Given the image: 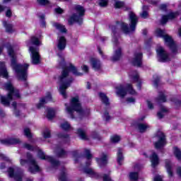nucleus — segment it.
Returning <instances> with one entry per match:
<instances>
[{"label": "nucleus", "instance_id": "obj_1", "mask_svg": "<svg viewBox=\"0 0 181 181\" xmlns=\"http://www.w3.org/2000/svg\"><path fill=\"white\" fill-rule=\"evenodd\" d=\"M59 64L62 69L61 76H59V81L61 83L59 91L61 95H62L63 98L66 100V98H67V93L66 90L70 87L71 83L74 81V79L71 77L67 79V77H69V75L70 74V71L76 77L83 76L84 74L78 72L77 67H76V66L71 63H70L69 66H67L66 65V60H64V59H62L59 62Z\"/></svg>", "mask_w": 181, "mask_h": 181}, {"label": "nucleus", "instance_id": "obj_2", "mask_svg": "<svg viewBox=\"0 0 181 181\" xmlns=\"http://www.w3.org/2000/svg\"><path fill=\"white\" fill-rule=\"evenodd\" d=\"M23 148L27 149L28 151H31L33 152L34 151H37V156L40 159L42 160H47L49 162L53 168H57V166H60V161L54 159L52 156H46L45 152L42 151V149L39 148L37 146H32L30 144L25 143L23 144Z\"/></svg>", "mask_w": 181, "mask_h": 181}, {"label": "nucleus", "instance_id": "obj_3", "mask_svg": "<svg viewBox=\"0 0 181 181\" xmlns=\"http://www.w3.org/2000/svg\"><path fill=\"white\" fill-rule=\"evenodd\" d=\"M11 67L16 73L18 78L21 81H25L28 80V70L29 69V64H18L16 56L11 57Z\"/></svg>", "mask_w": 181, "mask_h": 181}, {"label": "nucleus", "instance_id": "obj_4", "mask_svg": "<svg viewBox=\"0 0 181 181\" xmlns=\"http://www.w3.org/2000/svg\"><path fill=\"white\" fill-rule=\"evenodd\" d=\"M129 27H128V24L121 22L116 21V25H119L121 26V29L124 33L128 35V33L131 32H135L136 30V25H138L139 18L136 14L134 13V11H130L129 13Z\"/></svg>", "mask_w": 181, "mask_h": 181}, {"label": "nucleus", "instance_id": "obj_5", "mask_svg": "<svg viewBox=\"0 0 181 181\" xmlns=\"http://www.w3.org/2000/svg\"><path fill=\"white\" fill-rule=\"evenodd\" d=\"M66 110L70 115L72 119H74V118H76V117L74 116V111H76V112H79V114H81L82 115H86V114H87V115H90V110H86V111L83 110L78 96H75L71 98V105L66 107Z\"/></svg>", "mask_w": 181, "mask_h": 181}, {"label": "nucleus", "instance_id": "obj_6", "mask_svg": "<svg viewBox=\"0 0 181 181\" xmlns=\"http://www.w3.org/2000/svg\"><path fill=\"white\" fill-rule=\"evenodd\" d=\"M74 9L78 13V15L74 13L68 19V24L71 26L74 23H78V25H83V17L86 15V8L80 4L75 6Z\"/></svg>", "mask_w": 181, "mask_h": 181}, {"label": "nucleus", "instance_id": "obj_7", "mask_svg": "<svg viewBox=\"0 0 181 181\" xmlns=\"http://www.w3.org/2000/svg\"><path fill=\"white\" fill-rule=\"evenodd\" d=\"M27 159H21L20 163L21 166H25V165H29L28 172L32 175H35V173H37L40 172V167L37 165V161L35 158H33V156L30 152H27L26 153Z\"/></svg>", "mask_w": 181, "mask_h": 181}, {"label": "nucleus", "instance_id": "obj_8", "mask_svg": "<svg viewBox=\"0 0 181 181\" xmlns=\"http://www.w3.org/2000/svg\"><path fill=\"white\" fill-rule=\"evenodd\" d=\"M156 33L158 37H163V39H164L172 53H177V46H176L175 40H173V38L169 35L165 34V30L158 28L156 30Z\"/></svg>", "mask_w": 181, "mask_h": 181}, {"label": "nucleus", "instance_id": "obj_9", "mask_svg": "<svg viewBox=\"0 0 181 181\" xmlns=\"http://www.w3.org/2000/svg\"><path fill=\"white\" fill-rule=\"evenodd\" d=\"M84 172L87 175L91 176V177H95V179L97 180L103 179V181H114L112 178H111V176H110V175L103 174V175H102L101 173L95 172L93 168H84Z\"/></svg>", "mask_w": 181, "mask_h": 181}, {"label": "nucleus", "instance_id": "obj_10", "mask_svg": "<svg viewBox=\"0 0 181 181\" xmlns=\"http://www.w3.org/2000/svg\"><path fill=\"white\" fill-rule=\"evenodd\" d=\"M156 54L158 62L160 63H166V62H170L169 53H168V52H166L163 47H158L157 48Z\"/></svg>", "mask_w": 181, "mask_h": 181}, {"label": "nucleus", "instance_id": "obj_11", "mask_svg": "<svg viewBox=\"0 0 181 181\" xmlns=\"http://www.w3.org/2000/svg\"><path fill=\"white\" fill-rule=\"evenodd\" d=\"M127 91L131 94V95H135V94H136V91L134 90V87L131 83H128L126 86V88L122 86H120L117 88V94L122 98H124V97L127 95Z\"/></svg>", "mask_w": 181, "mask_h": 181}, {"label": "nucleus", "instance_id": "obj_12", "mask_svg": "<svg viewBox=\"0 0 181 181\" xmlns=\"http://www.w3.org/2000/svg\"><path fill=\"white\" fill-rule=\"evenodd\" d=\"M30 52H31L32 64H34V65L40 64V54H39V50L35 47H30Z\"/></svg>", "mask_w": 181, "mask_h": 181}, {"label": "nucleus", "instance_id": "obj_13", "mask_svg": "<svg viewBox=\"0 0 181 181\" xmlns=\"http://www.w3.org/2000/svg\"><path fill=\"white\" fill-rule=\"evenodd\" d=\"M158 141L155 143L156 149H162L166 145V135L165 133L160 132L157 134Z\"/></svg>", "mask_w": 181, "mask_h": 181}, {"label": "nucleus", "instance_id": "obj_14", "mask_svg": "<svg viewBox=\"0 0 181 181\" xmlns=\"http://www.w3.org/2000/svg\"><path fill=\"white\" fill-rule=\"evenodd\" d=\"M5 88L8 91V97L11 98V95H13L16 97V98H21V93H19V90L15 89L13 85L11 82L5 84Z\"/></svg>", "mask_w": 181, "mask_h": 181}, {"label": "nucleus", "instance_id": "obj_15", "mask_svg": "<svg viewBox=\"0 0 181 181\" xmlns=\"http://www.w3.org/2000/svg\"><path fill=\"white\" fill-rule=\"evenodd\" d=\"M9 177L13 178L15 181H23V174L21 172L15 173V169L9 167L7 170Z\"/></svg>", "mask_w": 181, "mask_h": 181}, {"label": "nucleus", "instance_id": "obj_16", "mask_svg": "<svg viewBox=\"0 0 181 181\" xmlns=\"http://www.w3.org/2000/svg\"><path fill=\"white\" fill-rule=\"evenodd\" d=\"M134 57L132 60V64L134 67H142V59L144 54L142 52H136L134 54Z\"/></svg>", "mask_w": 181, "mask_h": 181}, {"label": "nucleus", "instance_id": "obj_17", "mask_svg": "<svg viewBox=\"0 0 181 181\" xmlns=\"http://www.w3.org/2000/svg\"><path fill=\"white\" fill-rule=\"evenodd\" d=\"M95 160L100 168H105L108 165V156L103 153L101 158H96Z\"/></svg>", "mask_w": 181, "mask_h": 181}, {"label": "nucleus", "instance_id": "obj_18", "mask_svg": "<svg viewBox=\"0 0 181 181\" xmlns=\"http://www.w3.org/2000/svg\"><path fill=\"white\" fill-rule=\"evenodd\" d=\"M0 142L3 145H7V146L18 145V144H21V140H19L18 139L10 138V139H1Z\"/></svg>", "mask_w": 181, "mask_h": 181}, {"label": "nucleus", "instance_id": "obj_19", "mask_svg": "<svg viewBox=\"0 0 181 181\" xmlns=\"http://www.w3.org/2000/svg\"><path fill=\"white\" fill-rule=\"evenodd\" d=\"M66 46H67V40L66 39V37L64 36L59 37L58 40L57 49L60 52H63V50L66 49Z\"/></svg>", "mask_w": 181, "mask_h": 181}, {"label": "nucleus", "instance_id": "obj_20", "mask_svg": "<svg viewBox=\"0 0 181 181\" xmlns=\"http://www.w3.org/2000/svg\"><path fill=\"white\" fill-rule=\"evenodd\" d=\"M13 95H11L9 98V94H7L6 96L1 95L0 98L1 103L4 105V107H10L11 101L13 100Z\"/></svg>", "mask_w": 181, "mask_h": 181}, {"label": "nucleus", "instance_id": "obj_21", "mask_svg": "<svg viewBox=\"0 0 181 181\" xmlns=\"http://www.w3.org/2000/svg\"><path fill=\"white\" fill-rule=\"evenodd\" d=\"M90 62L92 69H93L95 71H100V70H101V61H100V59L90 58Z\"/></svg>", "mask_w": 181, "mask_h": 181}, {"label": "nucleus", "instance_id": "obj_22", "mask_svg": "<svg viewBox=\"0 0 181 181\" xmlns=\"http://www.w3.org/2000/svg\"><path fill=\"white\" fill-rule=\"evenodd\" d=\"M98 95L102 104L105 105V107H110V105H111V103L110 102V98H108V96H107L105 93L100 92L98 93Z\"/></svg>", "mask_w": 181, "mask_h": 181}, {"label": "nucleus", "instance_id": "obj_23", "mask_svg": "<svg viewBox=\"0 0 181 181\" xmlns=\"http://www.w3.org/2000/svg\"><path fill=\"white\" fill-rule=\"evenodd\" d=\"M121 57H122V49L119 47L115 51L113 56L110 58L112 62H119L121 60Z\"/></svg>", "mask_w": 181, "mask_h": 181}, {"label": "nucleus", "instance_id": "obj_24", "mask_svg": "<svg viewBox=\"0 0 181 181\" xmlns=\"http://www.w3.org/2000/svg\"><path fill=\"white\" fill-rule=\"evenodd\" d=\"M165 168L167 170V173H168L169 177H173V170L172 168V161L169 159H166L165 160Z\"/></svg>", "mask_w": 181, "mask_h": 181}, {"label": "nucleus", "instance_id": "obj_25", "mask_svg": "<svg viewBox=\"0 0 181 181\" xmlns=\"http://www.w3.org/2000/svg\"><path fill=\"white\" fill-rule=\"evenodd\" d=\"M150 160L151 162V166L155 169L158 165H159V156L156 153H153L150 157Z\"/></svg>", "mask_w": 181, "mask_h": 181}, {"label": "nucleus", "instance_id": "obj_26", "mask_svg": "<svg viewBox=\"0 0 181 181\" xmlns=\"http://www.w3.org/2000/svg\"><path fill=\"white\" fill-rule=\"evenodd\" d=\"M1 76H2L4 78H8L9 77L8 70H6V67L5 66V64L2 62L0 63V77Z\"/></svg>", "mask_w": 181, "mask_h": 181}, {"label": "nucleus", "instance_id": "obj_27", "mask_svg": "<svg viewBox=\"0 0 181 181\" xmlns=\"http://www.w3.org/2000/svg\"><path fill=\"white\" fill-rule=\"evenodd\" d=\"M149 11V6L144 5L142 6V12L140 14L141 18L143 19H148L149 17V13L148 12Z\"/></svg>", "mask_w": 181, "mask_h": 181}, {"label": "nucleus", "instance_id": "obj_28", "mask_svg": "<svg viewBox=\"0 0 181 181\" xmlns=\"http://www.w3.org/2000/svg\"><path fill=\"white\" fill-rule=\"evenodd\" d=\"M3 25L7 33H13V32H15V30H13V25L11 23H8V21H4Z\"/></svg>", "mask_w": 181, "mask_h": 181}, {"label": "nucleus", "instance_id": "obj_29", "mask_svg": "<svg viewBox=\"0 0 181 181\" xmlns=\"http://www.w3.org/2000/svg\"><path fill=\"white\" fill-rule=\"evenodd\" d=\"M77 134L78 135L79 138H81V139H82L83 141H88V137L87 136L86 132H84L83 129L81 128L78 129Z\"/></svg>", "mask_w": 181, "mask_h": 181}, {"label": "nucleus", "instance_id": "obj_30", "mask_svg": "<svg viewBox=\"0 0 181 181\" xmlns=\"http://www.w3.org/2000/svg\"><path fill=\"white\" fill-rule=\"evenodd\" d=\"M137 128L141 134H144V132H146V130L149 128V125L144 123H139L137 124Z\"/></svg>", "mask_w": 181, "mask_h": 181}, {"label": "nucleus", "instance_id": "obj_31", "mask_svg": "<svg viewBox=\"0 0 181 181\" xmlns=\"http://www.w3.org/2000/svg\"><path fill=\"white\" fill-rule=\"evenodd\" d=\"M122 160H124V154H122V150L118 149L117 162L119 166L122 165Z\"/></svg>", "mask_w": 181, "mask_h": 181}, {"label": "nucleus", "instance_id": "obj_32", "mask_svg": "<svg viewBox=\"0 0 181 181\" xmlns=\"http://www.w3.org/2000/svg\"><path fill=\"white\" fill-rule=\"evenodd\" d=\"M54 28L57 29V30H59L61 33H67V29H66V27L59 23H55L54 24Z\"/></svg>", "mask_w": 181, "mask_h": 181}, {"label": "nucleus", "instance_id": "obj_33", "mask_svg": "<svg viewBox=\"0 0 181 181\" xmlns=\"http://www.w3.org/2000/svg\"><path fill=\"white\" fill-rule=\"evenodd\" d=\"M156 101L157 103H166V95H165V93L163 92H159L158 96L156 98Z\"/></svg>", "mask_w": 181, "mask_h": 181}, {"label": "nucleus", "instance_id": "obj_34", "mask_svg": "<svg viewBox=\"0 0 181 181\" xmlns=\"http://www.w3.org/2000/svg\"><path fill=\"white\" fill-rule=\"evenodd\" d=\"M173 154L177 160H181V151L177 146H174L173 148Z\"/></svg>", "mask_w": 181, "mask_h": 181}, {"label": "nucleus", "instance_id": "obj_35", "mask_svg": "<svg viewBox=\"0 0 181 181\" xmlns=\"http://www.w3.org/2000/svg\"><path fill=\"white\" fill-rule=\"evenodd\" d=\"M56 115V112L53 109H48L47 112V118L49 119H53Z\"/></svg>", "mask_w": 181, "mask_h": 181}, {"label": "nucleus", "instance_id": "obj_36", "mask_svg": "<svg viewBox=\"0 0 181 181\" xmlns=\"http://www.w3.org/2000/svg\"><path fill=\"white\" fill-rule=\"evenodd\" d=\"M45 104H47L46 98H42L40 100V102L37 104L36 107L38 110H40V108H43V107H45Z\"/></svg>", "mask_w": 181, "mask_h": 181}, {"label": "nucleus", "instance_id": "obj_37", "mask_svg": "<svg viewBox=\"0 0 181 181\" xmlns=\"http://www.w3.org/2000/svg\"><path fill=\"white\" fill-rule=\"evenodd\" d=\"M119 141H121V136L117 134H115L110 137V142H112V144H118Z\"/></svg>", "mask_w": 181, "mask_h": 181}, {"label": "nucleus", "instance_id": "obj_38", "mask_svg": "<svg viewBox=\"0 0 181 181\" xmlns=\"http://www.w3.org/2000/svg\"><path fill=\"white\" fill-rule=\"evenodd\" d=\"M115 8L116 9H121V8H125V2L121 1H117L115 3Z\"/></svg>", "mask_w": 181, "mask_h": 181}, {"label": "nucleus", "instance_id": "obj_39", "mask_svg": "<svg viewBox=\"0 0 181 181\" xmlns=\"http://www.w3.org/2000/svg\"><path fill=\"white\" fill-rule=\"evenodd\" d=\"M24 135L28 138V139H32V138H33V135L32 134V132H30V129L29 128L24 129Z\"/></svg>", "mask_w": 181, "mask_h": 181}, {"label": "nucleus", "instance_id": "obj_40", "mask_svg": "<svg viewBox=\"0 0 181 181\" xmlns=\"http://www.w3.org/2000/svg\"><path fill=\"white\" fill-rule=\"evenodd\" d=\"M129 177L131 180L136 181L139 179V174L136 172L130 173Z\"/></svg>", "mask_w": 181, "mask_h": 181}, {"label": "nucleus", "instance_id": "obj_41", "mask_svg": "<svg viewBox=\"0 0 181 181\" xmlns=\"http://www.w3.org/2000/svg\"><path fill=\"white\" fill-rule=\"evenodd\" d=\"M31 43L35 46H39L40 45V40H39L38 37L35 36H33L31 37Z\"/></svg>", "mask_w": 181, "mask_h": 181}, {"label": "nucleus", "instance_id": "obj_42", "mask_svg": "<svg viewBox=\"0 0 181 181\" xmlns=\"http://www.w3.org/2000/svg\"><path fill=\"white\" fill-rule=\"evenodd\" d=\"M98 5L101 8H107L108 6V0H98Z\"/></svg>", "mask_w": 181, "mask_h": 181}, {"label": "nucleus", "instance_id": "obj_43", "mask_svg": "<svg viewBox=\"0 0 181 181\" xmlns=\"http://www.w3.org/2000/svg\"><path fill=\"white\" fill-rule=\"evenodd\" d=\"M91 136L93 139H98V141H101V136L98 132L95 131L92 132Z\"/></svg>", "mask_w": 181, "mask_h": 181}, {"label": "nucleus", "instance_id": "obj_44", "mask_svg": "<svg viewBox=\"0 0 181 181\" xmlns=\"http://www.w3.org/2000/svg\"><path fill=\"white\" fill-rule=\"evenodd\" d=\"M61 128L64 130V131H69V129H70V128H71V126L70 125V124H69V122H64L62 123L61 124Z\"/></svg>", "mask_w": 181, "mask_h": 181}, {"label": "nucleus", "instance_id": "obj_45", "mask_svg": "<svg viewBox=\"0 0 181 181\" xmlns=\"http://www.w3.org/2000/svg\"><path fill=\"white\" fill-rule=\"evenodd\" d=\"M57 136H58L59 139H69L70 138L69 134L64 133H58Z\"/></svg>", "mask_w": 181, "mask_h": 181}, {"label": "nucleus", "instance_id": "obj_46", "mask_svg": "<svg viewBox=\"0 0 181 181\" xmlns=\"http://www.w3.org/2000/svg\"><path fill=\"white\" fill-rule=\"evenodd\" d=\"M58 158H63V156H66L67 155V152L63 148H61L57 153Z\"/></svg>", "mask_w": 181, "mask_h": 181}, {"label": "nucleus", "instance_id": "obj_47", "mask_svg": "<svg viewBox=\"0 0 181 181\" xmlns=\"http://www.w3.org/2000/svg\"><path fill=\"white\" fill-rule=\"evenodd\" d=\"M37 2L41 6H46V5H49V4H50L49 0H37Z\"/></svg>", "mask_w": 181, "mask_h": 181}, {"label": "nucleus", "instance_id": "obj_48", "mask_svg": "<svg viewBox=\"0 0 181 181\" xmlns=\"http://www.w3.org/2000/svg\"><path fill=\"white\" fill-rule=\"evenodd\" d=\"M179 15L178 12H171L168 14H167V16L168 18V20H172V19H175V18H176V16H177Z\"/></svg>", "mask_w": 181, "mask_h": 181}, {"label": "nucleus", "instance_id": "obj_49", "mask_svg": "<svg viewBox=\"0 0 181 181\" xmlns=\"http://www.w3.org/2000/svg\"><path fill=\"white\" fill-rule=\"evenodd\" d=\"M168 21H169V18L168 17V15H163L160 22L161 25H166Z\"/></svg>", "mask_w": 181, "mask_h": 181}, {"label": "nucleus", "instance_id": "obj_50", "mask_svg": "<svg viewBox=\"0 0 181 181\" xmlns=\"http://www.w3.org/2000/svg\"><path fill=\"white\" fill-rule=\"evenodd\" d=\"M130 78H132V80L134 81V83H137L138 81H139L141 80V78H139V74H136L135 75H130Z\"/></svg>", "mask_w": 181, "mask_h": 181}, {"label": "nucleus", "instance_id": "obj_51", "mask_svg": "<svg viewBox=\"0 0 181 181\" xmlns=\"http://www.w3.org/2000/svg\"><path fill=\"white\" fill-rule=\"evenodd\" d=\"M85 156L88 160H90L91 158H93V154H91V152L88 149H85Z\"/></svg>", "mask_w": 181, "mask_h": 181}, {"label": "nucleus", "instance_id": "obj_52", "mask_svg": "<svg viewBox=\"0 0 181 181\" xmlns=\"http://www.w3.org/2000/svg\"><path fill=\"white\" fill-rule=\"evenodd\" d=\"M144 45L146 47H150L152 45V37H150L148 39L145 40Z\"/></svg>", "mask_w": 181, "mask_h": 181}, {"label": "nucleus", "instance_id": "obj_53", "mask_svg": "<svg viewBox=\"0 0 181 181\" xmlns=\"http://www.w3.org/2000/svg\"><path fill=\"white\" fill-rule=\"evenodd\" d=\"M44 98H45V101L47 103V101H52V100H53V98L52 97V93L50 92H47Z\"/></svg>", "mask_w": 181, "mask_h": 181}, {"label": "nucleus", "instance_id": "obj_54", "mask_svg": "<svg viewBox=\"0 0 181 181\" xmlns=\"http://www.w3.org/2000/svg\"><path fill=\"white\" fill-rule=\"evenodd\" d=\"M159 81H160V77L156 76L153 80V84L156 88L159 87Z\"/></svg>", "mask_w": 181, "mask_h": 181}, {"label": "nucleus", "instance_id": "obj_55", "mask_svg": "<svg viewBox=\"0 0 181 181\" xmlns=\"http://www.w3.org/2000/svg\"><path fill=\"white\" fill-rule=\"evenodd\" d=\"M8 56H10V57H15V51L13 50V48L12 47H10L8 49Z\"/></svg>", "mask_w": 181, "mask_h": 181}, {"label": "nucleus", "instance_id": "obj_56", "mask_svg": "<svg viewBox=\"0 0 181 181\" xmlns=\"http://www.w3.org/2000/svg\"><path fill=\"white\" fill-rule=\"evenodd\" d=\"M60 181H67V176L66 175V173L63 171L59 177Z\"/></svg>", "mask_w": 181, "mask_h": 181}, {"label": "nucleus", "instance_id": "obj_57", "mask_svg": "<svg viewBox=\"0 0 181 181\" xmlns=\"http://www.w3.org/2000/svg\"><path fill=\"white\" fill-rule=\"evenodd\" d=\"M110 28L114 36H115V35H117V32L118 30V27L117 25H111V26H110Z\"/></svg>", "mask_w": 181, "mask_h": 181}, {"label": "nucleus", "instance_id": "obj_58", "mask_svg": "<svg viewBox=\"0 0 181 181\" xmlns=\"http://www.w3.org/2000/svg\"><path fill=\"white\" fill-rule=\"evenodd\" d=\"M44 135V138L45 139H47L48 138H51L52 137V134L50 133V131H46L43 133Z\"/></svg>", "mask_w": 181, "mask_h": 181}, {"label": "nucleus", "instance_id": "obj_59", "mask_svg": "<svg viewBox=\"0 0 181 181\" xmlns=\"http://www.w3.org/2000/svg\"><path fill=\"white\" fill-rule=\"evenodd\" d=\"M6 18H12V10H11V8H8L6 11Z\"/></svg>", "mask_w": 181, "mask_h": 181}, {"label": "nucleus", "instance_id": "obj_60", "mask_svg": "<svg viewBox=\"0 0 181 181\" xmlns=\"http://www.w3.org/2000/svg\"><path fill=\"white\" fill-rule=\"evenodd\" d=\"M104 117L105 118V121H108L109 119H111V116H110V112H108V111L105 112Z\"/></svg>", "mask_w": 181, "mask_h": 181}, {"label": "nucleus", "instance_id": "obj_61", "mask_svg": "<svg viewBox=\"0 0 181 181\" xmlns=\"http://www.w3.org/2000/svg\"><path fill=\"white\" fill-rule=\"evenodd\" d=\"M160 11H168V5H166L165 4H160Z\"/></svg>", "mask_w": 181, "mask_h": 181}, {"label": "nucleus", "instance_id": "obj_62", "mask_svg": "<svg viewBox=\"0 0 181 181\" xmlns=\"http://www.w3.org/2000/svg\"><path fill=\"white\" fill-rule=\"evenodd\" d=\"M54 11L56 12V13H58L59 15H62V13H63V10L60 7L56 8L54 9Z\"/></svg>", "mask_w": 181, "mask_h": 181}, {"label": "nucleus", "instance_id": "obj_63", "mask_svg": "<svg viewBox=\"0 0 181 181\" xmlns=\"http://www.w3.org/2000/svg\"><path fill=\"white\" fill-rule=\"evenodd\" d=\"M147 105H148V108L149 110H153V103H151L150 100H147Z\"/></svg>", "mask_w": 181, "mask_h": 181}, {"label": "nucleus", "instance_id": "obj_64", "mask_svg": "<svg viewBox=\"0 0 181 181\" xmlns=\"http://www.w3.org/2000/svg\"><path fill=\"white\" fill-rule=\"evenodd\" d=\"M82 70L83 71H84V73H88L89 71L88 66L87 65H83L82 66Z\"/></svg>", "mask_w": 181, "mask_h": 181}]
</instances>
